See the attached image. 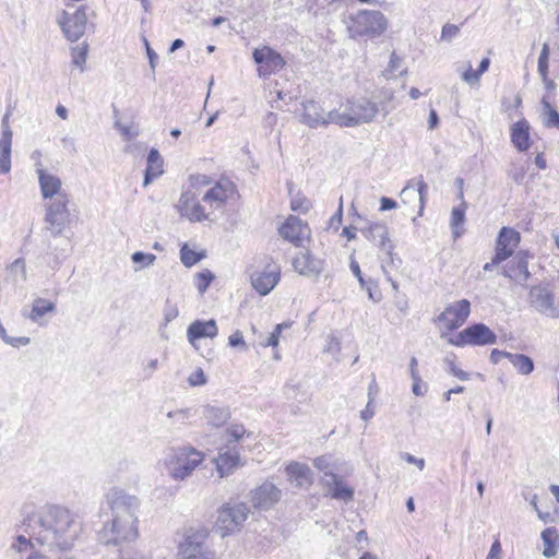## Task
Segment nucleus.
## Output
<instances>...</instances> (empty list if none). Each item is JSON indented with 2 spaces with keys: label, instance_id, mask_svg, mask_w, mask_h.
<instances>
[{
  "label": "nucleus",
  "instance_id": "obj_1",
  "mask_svg": "<svg viewBox=\"0 0 559 559\" xmlns=\"http://www.w3.org/2000/svg\"><path fill=\"white\" fill-rule=\"evenodd\" d=\"M82 532V524L68 509L48 506L37 515L32 526V537L49 548L68 550Z\"/></svg>",
  "mask_w": 559,
  "mask_h": 559
},
{
  "label": "nucleus",
  "instance_id": "obj_2",
  "mask_svg": "<svg viewBox=\"0 0 559 559\" xmlns=\"http://www.w3.org/2000/svg\"><path fill=\"white\" fill-rule=\"evenodd\" d=\"M379 112V106L367 97L347 99L344 110L332 114L334 124L341 128H354L371 122Z\"/></svg>",
  "mask_w": 559,
  "mask_h": 559
},
{
  "label": "nucleus",
  "instance_id": "obj_3",
  "mask_svg": "<svg viewBox=\"0 0 559 559\" xmlns=\"http://www.w3.org/2000/svg\"><path fill=\"white\" fill-rule=\"evenodd\" d=\"M203 454L193 448H179L170 456L167 468L175 480H183L202 463Z\"/></svg>",
  "mask_w": 559,
  "mask_h": 559
},
{
  "label": "nucleus",
  "instance_id": "obj_4",
  "mask_svg": "<svg viewBox=\"0 0 559 559\" xmlns=\"http://www.w3.org/2000/svg\"><path fill=\"white\" fill-rule=\"evenodd\" d=\"M250 509L243 502L225 503L217 512L216 530L222 536L239 531L248 519Z\"/></svg>",
  "mask_w": 559,
  "mask_h": 559
},
{
  "label": "nucleus",
  "instance_id": "obj_5",
  "mask_svg": "<svg viewBox=\"0 0 559 559\" xmlns=\"http://www.w3.org/2000/svg\"><path fill=\"white\" fill-rule=\"evenodd\" d=\"M497 342L496 333L484 323H474L448 338V343L457 347L485 346Z\"/></svg>",
  "mask_w": 559,
  "mask_h": 559
},
{
  "label": "nucleus",
  "instance_id": "obj_6",
  "mask_svg": "<svg viewBox=\"0 0 559 559\" xmlns=\"http://www.w3.org/2000/svg\"><path fill=\"white\" fill-rule=\"evenodd\" d=\"M69 197L59 195L55 198L47 206L45 213V223L47 229L53 237L59 236L70 224V211L68 209Z\"/></svg>",
  "mask_w": 559,
  "mask_h": 559
},
{
  "label": "nucleus",
  "instance_id": "obj_7",
  "mask_svg": "<svg viewBox=\"0 0 559 559\" xmlns=\"http://www.w3.org/2000/svg\"><path fill=\"white\" fill-rule=\"evenodd\" d=\"M354 29L359 36H380L388 27V20L378 10H360L354 17Z\"/></svg>",
  "mask_w": 559,
  "mask_h": 559
},
{
  "label": "nucleus",
  "instance_id": "obj_8",
  "mask_svg": "<svg viewBox=\"0 0 559 559\" xmlns=\"http://www.w3.org/2000/svg\"><path fill=\"white\" fill-rule=\"evenodd\" d=\"M528 300L531 307L540 314L550 319L559 318V301L556 300L555 294L549 286H533L528 293Z\"/></svg>",
  "mask_w": 559,
  "mask_h": 559
},
{
  "label": "nucleus",
  "instance_id": "obj_9",
  "mask_svg": "<svg viewBox=\"0 0 559 559\" xmlns=\"http://www.w3.org/2000/svg\"><path fill=\"white\" fill-rule=\"evenodd\" d=\"M206 537L203 531L189 532L179 546L181 559H215V552L205 545Z\"/></svg>",
  "mask_w": 559,
  "mask_h": 559
},
{
  "label": "nucleus",
  "instance_id": "obj_10",
  "mask_svg": "<svg viewBox=\"0 0 559 559\" xmlns=\"http://www.w3.org/2000/svg\"><path fill=\"white\" fill-rule=\"evenodd\" d=\"M110 507L116 525L122 520H129V523L132 520H138L139 500L135 496L128 495L122 490H115L110 495Z\"/></svg>",
  "mask_w": 559,
  "mask_h": 559
},
{
  "label": "nucleus",
  "instance_id": "obj_11",
  "mask_svg": "<svg viewBox=\"0 0 559 559\" xmlns=\"http://www.w3.org/2000/svg\"><path fill=\"white\" fill-rule=\"evenodd\" d=\"M364 234L368 240L373 241L377 246L388 255L386 264L399 267L402 263L400 258H395L393 254L394 243L389 238V230L385 224L371 223L368 228L364 230Z\"/></svg>",
  "mask_w": 559,
  "mask_h": 559
},
{
  "label": "nucleus",
  "instance_id": "obj_12",
  "mask_svg": "<svg viewBox=\"0 0 559 559\" xmlns=\"http://www.w3.org/2000/svg\"><path fill=\"white\" fill-rule=\"evenodd\" d=\"M58 24L69 40H79L84 35L87 24L85 7L78 8L73 14L63 11Z\"/></svg>",
  "mask_w": 559,
  "mask_h": 559
},
{
  "label": "nucleus",
  "instance_id": "obj_13",
  "mask_svg": "<svg viewBox=\"0 0 559 559\" xmlns=\"http://www.w3.org/2000/svg\"><path fill=\"white\" fill-rule=\"evenodd\" d=\"M252 58L260 66L258 69L259 75L263 78L282 70L286 64L281 53L270 46L255 48L252 52Z\"/></svg>",
  "mask_w": 559,
  "mask_h": 559
},
{
  "label": "nucleus",
  "instance_id": "obj_14",
  "mask_svg": "<svg viewBox=\"0 0 559 559\" xmlns=\"http://www.w3.org/2000/svg\"><path fill=\"white\" fill-rule=\"evenodd\" d=\"M471 313V302L467 299H461L445 307L438 317L437 321L444 323L449 331L459 329L465 323Z\"/></svg>",
  "mask_w": 559,
  "mask_h": 559
},
{
  "label": "nucleus",
  "instance_id": "obj_15",
  "mask_svg": "<svg viewBox=\"0 0 559 559\" xmlns=\"http://www.w3.org/2000/svg\"><path fill=\"white\" fill-rule=\"evenodd\" d=\"M302 114L300 121L309 128L326 127L330 123H334L332 120V114L337 112V109L325 112L319 102L309 99L302 102Z\"/></svg>",
  "mask_w": 559,
  "mask_h": 559
},
{
  "label": "nucleus",
  "instance_id": "obj_16",
  "mask_svg": "<svg viewBox=\"0 0 559 559\" xmlns=\"http://www.w3.org/2000/svg\"><path fill=\"white\" fill-rule=\"evenodd\" d=\"M57 306L53 301L37 297L33 300L32 305L23 307L21 314L23 318L31 320L39 326H45L48 323L47 314H55Z\"/></svg>",
  "mask_w": 559,
  "mask_h": 559
},
{
  "label": "nucleus",
  "instance_id": "obj_17",
  "mask_svg": "<svg viewBox=\"0 0 559 559\" xmlns=\"http://www.w3.org/2000/svg\"><path fill=\"white\" fill-rule=\"evenodd\" d=\"M281 490L272 483L265 481L251 491V502L254 508L269 510L281 499Z\"/></svg>",
  "mask_w": 559,
  "mask_h": 559
},
{
  "label": "nucleus",
  "instance_id": "obj_18",
  "mask_svg": "<svg viewBox=\"0 0 559 559\" xmlns=\"http://www.w3.org/2000/svg\"><path fill=\"white\" fill-rule=\"evenodd\" d=\"M278 233L284 239L299 246L305 238L309 237L310 229L299 217L290 215L281 226Z\"/></svg>",
  "mask_w": 559,
  "mask_h": 559
},
{
  "label": "nucleus",
  "instance_id": "obj_19",
  "mask_svg": "<svg viewBox=\"0 0 559 559\" xmlns=\"http://www.w3.org/2000/svg\"><path fill=\"white\" fill-rule=\"evenodd\" d=\"M35 166L44 199H51L52 201L55 198H59V195H68L66 192L61 191L62 182L59 177L44 169L40 163H37Z\"/></svg>",
  "mask_w": 559,
  "mask_h": 559
},
{
  "label": "nucleus",
  "instance_id": "obj_20",
  "mask_svg": "<svg viewBox=\"0 0 559 559\" xmlns=\"http://www.w3.org/2000/svg\"><path fill=\"white\" fill-rule=\"evenodd\" d=\"M234 193V186L230 181H218L209 189L202 200L212 211L223 209L227 199Z\"/></svg>",
  "mask_w": 559,
  "mask_h": 559
},
{
  "label": "nucleus",
  "instance_id": "obj_21",
  "mask_svg": "<svg viewBox=\"0 0 559 559\" xmlns=\"http://www.w3.org/2000/svg\"><path fill=\"white\" fill-rule=\"evenodd\" d=\"M280 281V269L276 265H269L262 272L251 275L253 288L262 296L267 295Z\"/></svg>",
  "mask_w": 559,
  "mask_h": 559
},
{
  "label": "nucleus",
  "instance_id": "obj_22",
  "mask_svg": "<svg viewBox=\"0 0 559 559\" xmlns=\"http://www.w3.org/2000/svg\"><path fill=\"white\" fill-rule=\"evenodd\" d=\"M218 334V328L214 319L207 321L195 320L187 330L189 343L197 348V342L204 337L214 338Z\"/></svg>",
  "mask_w": 559,
  "mask_h": 559
},
{
  "label": "nucleus",
  "instance_id": "obj_23",
  "mask_svg": "<svg viewBox=\"0 0 559 559\" xmlns=\"http://www.w3.org/2000/svg\"><path fill=\"white\" fill-rule=\"evenodd\" d=\"M138 520H122L116 525V520L111 521L110 533L112 537L106 544L119 545L123 542H132L138 537Z\"/></svg>",
  "mask_w": 559,
  "mask_h": 559
},
{
  "label": "nucleus",
  "instance_id": "obj_24",
  "mask_svg": "<svg viewBox=\"0 0 559 559\" xmlns=\"http://www.w3.org/2000/svg\"><path fill=\"white\" fill-rule=\"evenodd\" d=\"M510 136L512 144L519 152H526L532 145L530 124L525 119H521L511 126Z\"/></svg>",
  "mask_w": 559,
  "mask_h": 559
},
{
  "label": "nucleus",
  "instance_id": "obj_25",
  "mask_svg": "<svg viewBox=\"0 0 559 559\" xmlns=\"http://www.w3.org/2000/svg\"><path fill=\"white\" fill-rule=\"evenodd\" d=\"M427 194L428 185L423 179H412L403 188L400 195L404 202L415 200L418 197L420 202L419 214H421Z\"/></svg>",
  "mask_w": 559,
  "mask_h": 559
},
{
  "label": "nucleus",
  "instance_id": "obj_26",
  "mask_svg": "<svg viewBox=\"0 0 559 559\" xmlns=\"http://www.w3.org/2000/svg\"><path fill=\"white\" fill-rule=\"evenodd\" d=\"M330 478H322L324 487L329 488L332 498L350 501L354 498V489L344 485L343 480L335 473H330Z\"/></svg>",
  "mask_w": 559,
  "mask_h": 559
},
{
  "label": "nucleus",
  "instance_id": "obj_27",
  "mask_svg": "<svg viewBox=\"0 0 559 559\" xmlns=\"http://www.w3.org/2000/svg\"><path fill=\"white\" fill-rule=\"evenodd\" d=\"M290 480L300 488H309L312 485V472L306 464L293 462L286 467Z\"/></svg>",
  "mask_w": 559,
  "mask_h": 559
},
{
  "label": "nucleus",
  "instance_id": "obj_28",
  "mask_svg": "<svg viewBox=\"0 0 559 559\" xmlns=\"http://www.w3.org/2000/svg\"><path fill=\"white\" fill-rule=\"evenodd\" d=\"M163 158L156 148H151L147 154V165L144 171L143 186H148L163 174Z\"/></svg>",
  "mask_w": 559,
  "mask_h": 559
},
{
  "label": "nucleus",
  "instance_id": "obj_29",
  "mask_svg": "<svg viewBox=\"0 0 559 559\" xmlns=\"http://www.w3.org/2000/svg\"><path fill=\"white\" fill-rule=\"evenodd\" d=\"M293 265L296 271L307 276L319 275L322 271L321 262L309 254H302L301 257L296 258Z\"/></svg>",
  "mask_w": 559,
  "mask_h": 559
},
{
  "label": "nucleus",
  "instance_id": "obj_30",
  "mask_svg": "<svg viewBox=\"0 0 559 559\" xmlns=\"http://www.w3.org/2000/svg\"><path fill=\"white\" fill-rule=\"evenodd\" d=\"M459 198L463 200V191L460 190ZM467 204L465 201H462L460 205L454 206L451 211V221L450 227L454 238H459L462 235V230L460 229L465 222V211Z\"/></svg>",
  "mask_w": 559,
  "mask_h": 559
},
{
  "label": "nucleus",
  "instance_id": "obj_31",
  "mask_svg": "<svg viewBox=\"0 0 559 559\" xmlns=\"http://www.w3.org/2000/svg\"><path fill=\"white\" fill-rule=\"evenodd\" d=\"M204 417L214 427L223 426L229 418L230 412L228 407L207 405L204 407Z\"/></svg>",
  "mask_w": 559,
  "mask_h": 559
},
{
  "label": "nucleus",
  "instance_id": "obj_32",
  "mask_svg": "<svg viewBox=\"0 0 559 559\" xmlns=\"http://www.w3.org/2000/svg\"><path fill=\"white\" fill-rule=\"evenodd\" d=\"M490 66L489 58H483L478 69L473 70L472 64H467V69L461 74V79L469 86H478L480 83V76L488 71Z\"/></svg>",
  "mask_w": 559,
  "mask_h": 559
},
{
  "label": "nucleus",
  "instance_id": "obj_33",
  "mask_svg": "<svg viewBox=\"0 0 559 559\" xmlns=\"http://www.w3.org/2000/svg\"><path fill=\"white\" fill-rule=\"evenodd\" d=\"M542 118L546 128L559 129V112L550 104L548 95H545L542 100Z\"/></svg>",
  "mask_w": 559,
  "mask_h": 559
},
{
  "label": "nucleus",
  "instance_id": "obj_34",
  "mask_svg": "<svg viewBox=\"0 0 559 559\" xmlns=\"http://www.w3.org/2000/svg\"><path fill=\"white\" fill-rule=\"evenodd\" d=\"M540 537H542L544 546H545L544 550H543V555L546 558L554 557L557 554V550H558V544H557L558 532H557V528L556 527H547V528H545L542 532Z\"/></svg>",
  "mask_w": 559,
  "mask_h": 559
},
{
  "label": "nucleus",
  "instance_id": "obj_35",
  "mask_svg": "<svg viewBox=\"0 0 559 559\" xmlns=\"http://www.w3.org/2000/svg\"><path fill=\"white\" fill-rule=\"evenodd\" d=\"M509 360L520 374L528 376L534 370V361L527 355L511 354Z\"/></svg>",
  "mask_w": 559,
  "mask_h": 559
},
{
  "label": "nucleus",
  "instance_id": "obj_36",
  "mask_svg": "<svg viewBox=\"0 0 559 559\" xmlns=\"http://www.w3.org/2000/svg\"><path fill=\"white\" fill-rule=\"evenodd\" d=\"M520 233L510 227H502L497 238V242L500 246L512 248L513 250L520 243Z\"/></svg>",
  "mask_w": 559,
  "mask_h": 559
},
{
  "label": "nucleus",
  "instance_id": "obj_37",
  "mask_svg": "<svg viewBox=\"0 0 559 559\" xmlns=\"http://www.w3.org/2000/svg\"><path fill=\"white\" fill-rule=\"evenodd\" d=\"M88 53V45L82 43L71 48L72 64L78 67L81 72L85 70V62Z\"/></svg>",
  "mask_w": 559,
  "mask_h": 559
},
{
  "label": "nucleus",
  "instance_id": "obj_38",
  "mask_svg": "<svg viewBox=\"0 0 559 559\" xmlns=\"http://www.w3.org/2000/svg\"><path fill=\"white\" fill-rule=\"evenodd\" d=\"M205 257L204 252H197L185 243L180 249V260L187 267H191Z\"/></svg>",
  "mask_w": 559,
  "mask_h": 559
},
{
  "label": "nucleus",
  "instance_id": "obj_39",
  "mask_svg": "<svg viewBox=\"0 0 559 559\" xmlns=\"http://www.w3.org/2000/svg\"><path fill=\"white\" fill-rule=\"evenodd\" d=\"M12 143L0 141V174H9L11 170Z\"/></svg>",
  "mask_w": 559,
  "mask_h": 559
},
{
  "label": "nucleus",
  "instance_id": "obj_40",
  "mask_svg": "<svg viewBox=\"0 0 559 559\" xmlns=\"http://www.w3.org/2000/svg\"><path fill=\"white\" fill-rule=\"evenodd\" d=\"M239 456L221 454L217 460V471L221 477L227 475L234 467L238 465Z\"/></svg>",
  "mask_w": 559,
  "mask_h": 559
},
{
  "label": "nucleus",
  "instance_id": "obj_41",
  "mask_svg": "<svg viewBox=\"0 0 559 559\" xmlns=\"http://www.w3.org/2000/svg\"><path fill=\"white\" fill-rule=\"evenodd\" d=\"M313 466L319 469L320 472H323L322 478H330L329 472L334 473V464L332 461L331 454H324L321 456H318L313 460Z\"/></svg>",
  "mask_w": 559,
  "mask_h": 559
},
{
  "label": "nucleus",
  "instance_id": "obj_42",
  "mask_svg": "<svg viewBox=\"0 0 559 559\" xmlns=\"http://www.w3.org/2000/svg\"><path fill=\"white\" fill-rule=\"evenodd\" d=\"M182 216H186L191 222H202L209 219L210 213H206L200 202H197Z\"/></svg>",
  "mask_w": 559,
  "mask_h": 559
},
{
  "label": "nucleus",
  "instance_id": "obj_43",
  "mask_svg": "<svg viewBox=\"0 0 559 559\" xmlns=\"http://www.w3.org/2000/svg\"><path fill=\"white\" fill-rule=\"evenodd\" d=\"M549 45L547 43H544L537 61L538 74L549 73Z\"/></svg>",
  "mask_w": 559,
  "mask_h": 559
},
{
  "label": "nucleus",
  "instance_id": "obj_44",
  "mask_svg": "<svg viewBox=\"0 0 559 559\" xmlns=\"http://www.w3.org/2000/svg\"><path fill=\"white\" fill-rule=\"evenodd\" d=\"M194 414L195 412H192L191 408H183L169 412L167 417L173 419L175 425L180 426L186 425L188 419Z\"/></svg>",
  "mask_w": 559,
  "mask_h": 559
},
{
  "label": "nucleus",
  "instance_id": "obj_45",
  "mask_svg": "<svg viewBox=\"0 0 559 559\" xmlns=\"http://www.w3.org/2000/svg\"><path fill=\"white\" fill-rule=\"evenodd\" d=\"M515 259L519 277L521 281L526 282L531 276V273L528 271L527 254L524 252H520Z\"/></svg>",
  "mask_w": 559,
  "mask_h": 559
},
{
  "label": "nucleus",
  "instance_id": "obj_46",
  "mask_svg": "<svg viewBox=\"0 0 559 559\" xmlns=\"http://www.w3.org/2000/svg\"><path fill=\"white\" fill-rule=\"evenodd\" d=\"M214 280V275L211 271L205 270L197 274V288L199 293L203 294Z\"/></svg>",
  "mask_w": 559,
  "mask_h": 559
},
{
  "label": "nucleus",
  "instance_id": "obj_47",
  "mask_svg": "<svg viewBox=\"0 0 559 559\" xmlns=\"http://www.w3.org/2000/svg\"><path fill=\"white\" fill-rule=\"evenodd\" d=\"M197 202H199V200L197 199V197L193 192H191V191L182 192L181 197L179 199V204H178L181 215H183L189 210V207H191V205Z\"/></svg>",
  "mask_w": 559,
  "mask_h": 559
},
{
  "label": "nucleus",
  "instance_id": "obj_48",
  "mask_svg": "<svg viewBox=\"0 0 559 559\" xmlns=\"http://www.w3.org/2000/svg\"><path fill=\"white\" fill-rule=\"evenodd\" d=\"M131 260L134 264H142V266L145 267L152 265L156 260V257L152 253L135 251L132 253Z\"/></svg>",
  "mask_w": 559,
  "mask_h": 559
},
{
  "label": "nucleus",
  "instance_id": "obj_49",
  "mask_svg": "<svg viewBox=\"0 0 559 559\" xmlns=\"http://www.w3.org/2000/svg\"><path fill=\"white\" fill-rule=\"evenodd\" d=\"M9 118H10V112L8 111V112H5V115L3 116L2 120H1L2 132H1L0 141L12 143L13 132H12V129L9 123Z\"/></svg>",
  "mask_w": 559,
  "mask_h": 559
},
{
  "label": "nucleus",
  "instance_id": "obj_50",
  "mask_svg": "<svg viewBox=\"0 0 559 559\" xmlns=\"http://www.w3.org/2000/svg\"><path fill=\"white\" fill-rule=\"evenodd\" d=\"M284 328H288V324H285V323L277 324L275 326L274 331L267 337L266 342L263 343L262 345L263 346L276 347L278 345V342H280V335H281V333H282Z\"/></svg>",
  "mask_w": 559,
  "mask_h": 559
},
{
  "label": "nucleus",
  "instance_id": "obj_51",
  "mask_svg": "<svg viewBox=\"0 0 559 559\" xmlns=\"http://www.w3.org/2000/svg\"><path fill=\"white\" fill-rule=\"evenodd\" d=\"M460 33V27L455 24L447 23L443 25L441 31V39L445 41H451L454 37H456Z\"/></svg>",
  "mask_w": 559,
  "mask_h": 559
},
{
  "label": "nucleus",
  "instance_id": "obj_52",
  "mask_svg": "<svg viewBox=\"0 0 559 559\" xmlns=\"http://www.w3.org/2000/svg\"><path fill=\"white\" fill-rule=\"evenodd\" d=\"M512 254H513L512 248L500 246L497 242L496 251H495V255H493V258L496 259V262L501 263V262L506 261L507 259H509Z\"/></svg>",
  "mask_w": 559,
  "mask_h": 559
},
{
  "label": "nucleus",
  "instance_id": "obj_53",
  "mask_svg": "<svg viewBox=\"0 0 559 559\" xmlns=\"http://www.w3.org/2000/svg\"><path fill=\"white\" fill-rule=\"evenodd\" d=\"M226 435L230 437L229 441H239L246 435V429L242 425H231L227 428Z\"/></svg>",
  "mask_w": 559,
  "mask_h": 559
},
{
  "label": "nucleus",
  "instance_id": "obj_54",
  "mask_svg": "<svg viewBox=\"0 0 559 559\" xmlns=\"http://www.w3.org/2000/svg\"><path fill=\"white\" fill-rule=\"evenodd\" d=\"M228 345L231 347H241L243 349H247V345L243 338L242 333L237 330L228 337Z\"/></svg>",
  "mask_w": 559,
  "mask_h": 559
},
{
  "label": "nucleus",
  "instance_id": "obj_55",
  "mask_svg": "<svg viewBox=\"0 0 559 559\" xmlns=\"http://www.w3.org/2000/svg\"><path fill=\"white\" fill-rule=\"evenodd\" d=\"M179 316V310L175 305H171L168 300L164 309L165 324L171 322Z\"/></svg>",
  "mask_w": 559,
  "mask_h": 559
},
{
  "label": "nucleus",
  "instance_id": "obj_56",
  "mask_svg": "<svg viewBox=\"0 0 559 559\" xmlns=\"http://www.w3.org/2000/svg\"><path fill=\"white\" fill-rule=\"evenodd\" d=\"M63 249L61 252H59L58 247H52L51 243L47 245V254L53 257V267L59 266L61 264L62 259L66 258V254H63Z\"/></svg>",
  "mask_w": 559,
  "mask_h": 559
},
{
  "label": "nucleus",
  "instance_id": "obj_57",
  "mask_svg": "<svg viewBox=\"0 0 559 559\" xmlns=\"http://www.w3.org/2000/svg\"><path fill=\"white\" fill-rule=\"evenodd\" d=\"M368 293V296L373 301H379L380 299V292L378 290L377 284L372 280H368L365 287H361Z\"/></svg>",
  "mask_w": 559,
  "mask_h": 559
},
{
  "label": "nucleus",
  "instance_id": "obj_58",
  "mask_svg": "<svg viewBox=\"0 0 559 559\" xmlns=\"http://www.w3.org/2000/svg\"><path fill=\"white\" fill-rule=\"evenodd\" d=\"M190 385L197 386L206 383V377L201 368L197 369L188 379Z\"/></svg>",
  "mask_w": 559,
  "mask_h": 559
},
{
  "label": "nucleus",
  "instance_id": "obj_59",
  "mask_svg": "<svg viewBox=\"0 0 559 559\" xmlns=\"http://www.w3.org/2000/svg\"><path fill=\"white\" fill-rule=\"evenodd\" d=\"M144 45H145V48H146V55H147V58H148V63H150V68L152 70V72L154 73L155 72V68H156V61L158 59V56L157 53L151 48L148 41L146 38H144Z\"/></svg>",
  "mask_w": 559,
  "mask_h": 559
},
{
  "label": "nucleus",
  "instance_id": "obj_60",
  "mask_svg": "<svg viewBox=\"0 0 559 559\" xmlns=\"http://www.w3.org/2000/svg\"><path fill=\"white\" fill-rule=\"evenodd\" d=\"M401 459L406 461L409 464L416 465L420 471L425 467V460L418 459L409 453L403 452L401 453Z\"/></svg>",
  "mask_w": 559,
  "mask_h": 559
},
{
  "label": "nucleus",
  "instance_id": "obj_61",
  "mask_svg": "<svg viewBox=\"0 0 559 559\" xmlns=\"http://www.w3.org/2000/svg\"><path fill=\"white\" fill-rule=\"evenodd\" d=\"M445 361L449 364L450 372L454 377H456L457 379H460L462 381H466L469 379V374L467 372L463 371L462 369L456 368L453 361L449 360L448 358L445 359Z\"/></svg>",
  "mask_w": 559,
  "mask_h": 559
},
{
  "label": "nucleus",
  "instance_id": "obj_62",
  "mask_svg": "<svg viewBox=\"0 0 559 559\" xmlns=\"http://www.w3.org/2000/svg\"><path fill=\"white\" fill-rule=\"evenodd\" d=\"M3 341L7 344L12 345L14 347L25 346V345L29 344V337H25V336L12 337V336L5 335Z\"/></svg>",
  "mask_w": 559,
  "mask_h": 559
},
{
  "label": "nucleus",
  "instance_id": "obj_63",
  "mask_svg": "<svg viewBox=\"0 0 559 559\" xmlns=\"http://www.w3.org/2000/svg\"><path fill=\"white\" fill-rule=\"evenodd\" d=\"M310 203L307 199H294L292 200V210L307 212L309 210Z\"/></svg>",
  "mask_w": 559,
  "mask_h": 559
},
{
  "label": "nucleus",
  "instance_id": "obj_64",
  "mask_svg": "<svg viewBox=\"0 0 559 559\" xmlns=\"http://www.w3.org/2000/svg\"><path fill=\"white\" fill-rule=\"evenodd\" d=\"M502 552L501 544L498 539H496L489 550L487 559H501L500 555Z\"/></svg>",
  "mask_w": 559,
  "mask_h": 559
}]
</instances>
